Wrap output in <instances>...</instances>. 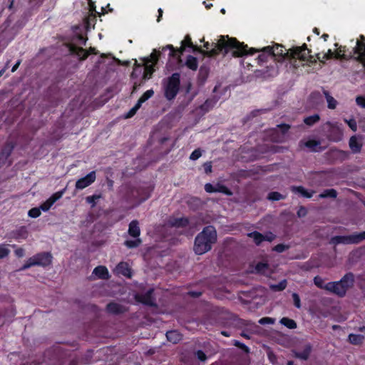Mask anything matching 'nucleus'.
Instances as JSON below:
<instances>
[{
  "label": "nucleus",
  "mask_w": 365,
  "mask_h": 365,
  "mask_svg": "<svg viewBox=\"0 0 365 365\" xmlns=\"http://www.w3.org/2000/svg\"><path fill=\"white\" fill-rule=\"evenodd\" d=\"M227 39L224 36H220V39L217 43H212L211 45L208 42L205 43L204 46L210 51H202L200 48L197 49L204 55L208 56H215L220 53H222L224 56L226 55L230 50H233V56H241L248 53L247 45H244L243 43L239 42L236 38H228Z\"/></svg>",
  "instance_id": "obj_1"
},
{
  "label": "nucleus",
  "mask_w": 365,
  "mask_h": 365,
  "mask_svg": "<svg viewBox=\"0 0 365 365\" xmlns=\"http://www.w3.org/2000/svg\"><path fill=\"white\" fill-rule=\"evenodd\" d=\"M217 231L212 226H206L197 235L195 239L193 250L196 255H201L212 249L217 242Z\"/></svg>",
  "instance_id": "obj_2"
},
{
  "label": "nucleus",
  "mask_w": 365,
  "mask_h": 365,
  "mask_svg": "<svg viewBox=\"0 0 365 365\" xmlns=\"http://www.w3.org/2000/svg\"><path fill=\"white\" fill-rule=\"evenodd\" d=\"M180 75L179 73H174L171 76L164 80L163 88L164 96L168 101L173 100L180 90Z\"/></svg>",
  "instance_id": "obj_3"
},
{
  "label": "nucleus",
  "mask_w": 365,
  "mask_h": 365,
  "mask_svg": "<svg viewBox=\"0 0 365 365\" xmlns=\"http://www.w3.org/2000/svg\"><path fill=\"white\" fill-rule=\"evenodd\" d=\"M46 356L48 359L49 365H63L68 353L63 348L57 346L47 350Z\"/></svg>",
  "instance_id": "obj_4"
},
{
  "label": "nucleus",
  "mask_w": 365,
  "mask_h": 365,
  "mask_svg": "<svg viewBox=\"0 0 365 365\" xmlns=\"http://www.w3.org/2000/svg\"><path fill=\"white\" fill-rule=\"evenodd\" d=\"M365 240V231L361 232L360 233H354L351 235L347 236H334L330 239L329 243L331 245H339V244H357L362 240Z\"/></svg>",
  "instance_id": "obj_5"
},
{
  "label": "nucleus",
  "mask_w": 365,
  "mask_h": 365,
  "mask_svg": "<svg viewBox=\"0 0 365 365\" xmlns=\"http://www.w3.org/2000/svg\"><path fill=\"white\" fill-rule=\"evenodd\" d=\"M261 51L263 52H267L273 56L281 57L282 59H284L285 58H291L290 52H284L285 50H284V46L279 44H276L274 47H264L263 48H262Z\"/></svg>",
  "instance_id": "obj_6"
},
{
  "label": "nucleus",
  "mask_w": 365,
  "mask_h": 365,
  "mask_svg": "<svg viewBox=\"0 0 365 365\" xmlns=\"http://www.w3.org/2000/svg\"><path fill=\"white\" fill-rule=\"evenodd\" d=\"M125 189V197L127 200H137L138 202L145 200L144 197H140L141 190L140 188L126 185Z\"/></svg>",
  "instance_id": "obj_7"
},
{
  "label": "nucleus",
  "mask_w": 365,
  "mask_h": 365,
  "mask_svg": "<svg viewBox=\"0 0 365 365\" xmlns=\"http://www.w3.org/2000/svg\"><path fill=\"white\" fill-rule=\"evenodd\" d=\"M205 190L207 192H221L224 193L228 196L232 195V192L227 188L225 185L217 183L215 185H212L211 183H207L205 185Z\"/></svg>",
  "instance_id": "obj_8"
},
{
  "label": "nucleus",
  "mask_w": 365,
  "mask_h": 365,
  "mask_svg": "<svg viewBox=\"0 0 365 365\" xmlns=\"http://www.w3.org/2000/svg\"><path fill=\"white\" fill-rule=\"evenodd\" d=\"M96 180V172L92 171L89 173L85 177L80 178L76 182V189H83L88 185H90L91 183H93Z\"/></svg>",
  "instance_id": "obj_9"
},
{
  "label": "nucleus",
  "mask_w": 365,
  "mask_h": 365,
  "mask_svg": "<svg viewBox=\"0 0 365 365\" xmlns=\"http://www.w3.org/2000/svg\"><path fill=\"white\" fill-rule=\"evenodd\" d=\"M327 291L335 294L339 297H344L346 293L343 288V286H341V284L339 281L327 283Z\"/></svg>",
  "instance_id": "obj_10"
},
{
  "label": "nucleus",
  "mask_w": 365,
  "mask_h": 365,
  "mask_svg": "<svg viewBox=\"0 0 365 365\" xmlns=\"http://www.w3.org/2000/svg\"><path fill=\"white\" fill-rule=\"evenodd\" d=\"M14 148V145L11 142L6 143L5 145L3 147L0 153V168L5 165L7 159L11 155Z\"/></svg>",
  "instance_id": "obj_11"
},
{
  "label": "nucleus",
  "mask_w": 365,
  "mask_h": 365,
  "mask_svg": "<svg viewBox=\"0 0 365 365\" xmlns=\"http://www.w3.org/2000/svg\"><path fill=\"white\" fill-rule=\"evenodd\" d=\"M153 289H149L144 294L138 296V300L145 305L150 307L156 306V304L155 303V299L153 296Z\"/></svg>",
  "instance_id": "obj_12"
},
{
  "label": "nucleus",
  "mask_w": 365,
  "mask_h": 365,
  "mask_svg": "<svg viewBox=\"0 0 365 365\" xmlns=\"http://www.w3.org/2000/svg\"><path fill=\"white\" fill-rule=\"evenodd\" d=\"M354 53L359 54L354 58L357 61H360L365 66V43L362 41L357 40L356 46L353 48Z\"/></svg>",
  "instance_id": "obj_13"
},
{
  "label": "nucleus",
  "mask_w": 365,
  "mask_h": 365,
  "mask_svg": "<svg viewBox=\"0 0 365 365\" xmlns=\"http://www.w3.org/2000/svg\"><path fill=\"white\" fill-rule=\"evenodd\" d=\"M106 310L109 314L118 315L125 313L127 311V309L122 304L115 302H111L107 304Z\"/></svg>",
  "instance_id": "obj_14"
},
{
  "label": "nucleus",
  "mask_w": 365,
  "mask_h": 365,
  "mask_svg": "<svg viewBox=\"0 0 365 365\" xmlns=\"http://www.w3.org/2000/svg\"><path fill=\"white\" fill-rule=\"evenodd\" d=\"M233 344L240 349L243 353L242 356V360L243 362L242 365H250V358H249V354L250 353V350L247 346H246L245 344L240 342L237 340H235L233 341Z\"/></svg>",
  "instance_id": "obj_15"
},
{
  "label": "nucleus",
  "mask_w": 365,
  "mask_h": 365,
  "mask_svg": "<svg viewBox=\"0 0 365 365\" xmlns=\"http://www.w3.org/2000/svg\"><path fill=\"white\" fill-rule=\"evenodd\" d=\"M339 282L346 292L349 288L354 286V275L352 272H348Z\"/></svg>",
  "instance_id": "obj_16"
},
{
  "label": "nucleus",
  "mask_w": 365,
  "mask_h": 365,
  "mask_svg": "<svg viewBox=\"0 0 365 365\" xmlns=\"http://www.w3.org/2000/svg\"><path fill=\"white\" fill-rule=\"evenodd\" d=\"M299 146H303L309 148L310 151L317 152L322 150L320 147V141L315 140H309L307 141L301 140L299 142Z\"/></svg>",
  "instance_id": "obj_17"
},
{
  "label": "nucleus",
  "mask_w": 365,
  "mask_h": 365,
  "mask_svg": "<svg viewBox=\"0 0 365 365\" xmlns=\"http://www.w3.org/2000/svg\"><path fill=\"white\" fill-rule=\"evenodd\" d=\"M307 48L306 44H304L302 47H296L290 50L291 58H299L302 61L306 60L307 53L305 52Z\"/></svg>",
  "instance_id": "obj_18"
},
{
  "label": "nucleus",
  "mask_w": 365,
  "mask_h": 365,
  "mask_svg": "<svg viewBox=\"0 0 365 365\" xmlns=\"http://www.w3.org/2000/svg\"><path fill=\"white\" fill-rule=\"evenodd\" d=\"M38 265L46 267L51 264L52 255L49 252H41L36 255Z\"/></svg>",
  "instance_id": "obj_19"
},
{
  "label": "nucleus",
  "mask_w": 365,
  "mask_h": 365,
  "mask_svg": "<svg viewBox=\"0 0 365 365\" xmlns=\"http://www.w3.org/2000/svg\"><path fill=\"white\" fill-rule=\"evenodd\" d=\"M68 48L70 53L77 56L81 61L85 60L88 56V53L81 47H77L76 45L71 44Z\"/></svg>",
  "instance_id": "obj_20"
},
{
  "label": "nucleus",
  "mask_w": 365,
  "mask_h": 365,
  "mask_svg": "<svg viewBox=\"0 0 365 365\" xmlns=\"http://www.w3.org/2000/svg\"><path fill=\"white\" fill-rule=\"evenodd\" d=\"M28 235L27 230L25 227H21L8 234L9 238L13 239H26Z\"/></svg>",
  "instance_id": "obj_21"
},
{
  "label": "nucleus",
  "mask_w": 365,
  "mask_h": 365,
  "mask_svg": "<svg viewBox=\"0 0 365 365\" xmlns=\"http://www.w3.org/2000/svg\"><path fill=\"white\" fill-rule=\"evenodd\" d=\"M167 340L174 344L180 342L182 339V334L177 330H170L166 332Z\"/></svg>",
  "instance_id": "obj_22"
},
{
  "label": "nucleus",
  "mask_w": 365,
  "mask_h": 365,
  "mask_svg": "<svg viewBox=\"0 0 365 365\" xmlns=\"http://www.w3.org/2000/svg\"><path fill=\"white\" fill-rule=\"evenodd\" d=\"M342 130L337 126H331L329 130V138L334 141H339L342 139Z\"/></svg>",
  "instance_id": "obj_23"
},
{
  "label": "nucleus",
  "mask_w": 365,
  "mask_h": 365,
  "mask_svg": "<svg viewBox=\"0 0 365 365\" xmlns=\"http://www.w3.org/2000/svg\"><path fill=\"white\" fill-rule=\"evenodd\" d=\"M128 234L133 237H138L140 234V229L138 220H132L129 224Z\"/></svg>",
  "instance_id": "obj_24"
},
{
  "label": "nucleus",
  "mask_w": 365,
  "mask_h": 365,
  "mask_svg": "<svg viewBox=\"0 0 365 365\" xmlns=\"http://www.w3.org/2000/svg\"><path fill=\"white\" fill-rule=\"evenodd\" d=\"M290 190L295 194L301 195L302 197L310 198L312 197L314 191L309 192L302 186H291Z\"/></svg>",
  "instance_id": "obj_25"
},
{
  "label": "nucleus",
  "mask_w": 365,
  "mask_h": 365,
  "mask_svg": "<svg viewBox=\"0 0 365 365\" xmlns=\"http://www.w3.org/2000/svg\"><path fill=\"white\" fill-rule=\"evenodd\" d=\"M93 273L96 275L99 279H107L109 278V273L107 268L104 266L96 267Z\"/></svg>",
  "instance_id": "obj_26"
},
{
  "label": "nucleus",
  "mask_w": 365,
  "mask_h": 365,
  "mask_svg": "<svg viewBox=\"0 0 365 365\" xmlns=\"http://www.w3.org/2000/svg\"><path fill=\"white\" fill-rule=\"evenodd\" d=\"M312 351V346L310 344L305 345L302 351H294V356L303 360H307Z\"/></svg>",
  "instance_id": "obj_27"
},
{
  "label": "nucleus",
  "mask_w": 365,
  "mask_h": 365,
  "mask_svg": "<svg viewBox=\"0 0 365 365\" xmlns=\"http://www.w3.org/2000/svg\"><path fill=\"white\" fill-rule=\"evenodd\" d=\"M254 325L250 321H247L242 319L234 316V328L241 329L245 327Z\"/></svg>",
  "instance_id": "obj_28"
},
{
  "label": "nucleus",
  "mask_w": 365,
  "mask_h": 365,
  "mask_svg": "<svg viewBox=\"0 0 365 365\" xmlns=\"http://www.w3.org/2000/svg\"><path fill=\"white\" fill-rule=\"evenodd\" d=\"M270 138L274 143H283L286 140V137H283V134H281L277 128L272 130Z\"/></svg>",
  "instance_id": "obj_29"
},
{
  "label": "nucleus",
  "mask_w": 365,
  "mask_h": 365,
  "mask_svg": "<svg viewBox=\"0 0 365 365\" xmlns=\"http://www.w3.org/2000/svg\"><path fill=\"white\" fill-rule=\"evenodd\" d=\"M247 236L252 238L257 246H259L263 241H264V235L257 231L250 232L247 234Z\"/></svg>",
  "instance_id": "obj_30"
},
{
  "label": "nucleus",
  "mask_w": 365,
  "mask_h": 365,
  "mask_svg": "<svg viewBox=\"0 0 365 365\" xmlns=\"http://www.w3.org/2000/svg\"><path fill=\"white\" fill-rule=\"evenodd\" d=\"M210 69L207 66H202L200 68L199 73H198V81L203 83L206 79L207 78V76L209 75Z\"/></svg>",
  "instance_id": "obj_31"
},
{
  "label": "nucleus",
  "mask_w": 365,
  "mask_h": 365,
  "mask_svg": "<svg viewBox=\"0 0 365 365\" xmlns=\"http://www.w3.org/2000/svg\"><path fill=\"white\" fill-rule=\"evenodd\" d=\"M216 102L217 99L215 97L207 99L205 103L199 107V108L202 110L203 113H206L214 106Z\"/></svg>",
  "instance_id": "obj_32"
},
{
  "label": "nucleus",
  "mask_w": 365,
  "mask_h": 365,
  "mask_svg": "<svg viewBox=\"0 0 365 365\" xmlns=\"http://www.w3.org/2000/svg\"><path fill=\"white\" fill-rule=\"evenodd\" d=\"M349 147L353 153H359L361 148V144H360L355 136L351 137L349 140Z\"/></svg>",
  "instance_id": "obj_33"
},
{
  "label": "nucleus",
  "mask_w": 365,
  "mask_h": 365,
  "mask_svg": "<svg viewBox=\"0 0 365 365\" xmlns=\"http://www.w3.org/2000/svg\"><path fill=\"white\" fill-rule=\"evenodd\" d=\"M117 269L121 274L130 277V269L128 267V264L126 262H120L117 266Z\"/></svg>",
  "instance_id": "obj_34"
},
{
  "label": "nucleus",
  "mask_w": 365,
  "mask_h": 365,
  "mask_svg": "<svg viewBox=\"0 0 365 365\" xmlns=\"http://www.w3.org/2000/svg\"><path fill=\"white\" fill-rule=\"evenodd\" d=\"M349 341L354 344V345H359L361 344H362L364 339V336L363 335H361V334H350L349 335Z\"/></svg>",
  "instance_id": "obj_35"
},
{
  "label": "nucleus",
  "mask_w": 365,
  "mask_h": 365,
  "mask_svg": "<svg viewBox=\"0 0 365 365\" xmlns=\"http://www.w3.org/2000/svg\"><path fill=\"white\" fill-rule=\"evenodd\" d=\"M323 93L326 98V100L327 101V103H328V108L329 109H335L336 106H337V101L332 97L329 95V93L326 91V90H323Z\"/></svg>",
  "instance_id": "obj_36"
},
{
  "label": "nucleus",
  "mask_w": 365,
  "mask_h": 365,
  "mask_svg": "<svg viewBox=\"0 0 365 365\" xmlns=\"http://www.w3.org/2000/svg\"><path fill=\"white\" fill-rule=\"evenodd\" d=\"M93 355V351L91 349H88L81 356V358H78V361L84 364H89L92 360Z\"/></svg>",
  "instance_id": "obj_37"
},
{
  "label": "nucleus",
  "mask_w": 365,
  "mask_h": 365,
  "mask_svg": "<svg viewBox=\"0 0 365 365\" xmlns=\"http://www.w3.org/2000/svg\"><path fill=\"white\" fill-rule=\"evenodd\" d=\"M185 65L191 70L196 71L197 68V58L189 55L187 58Z\"/></svg>",
  "instance_id": "obj_38"
},
{
  "label": "nucleus",
  "mask_w": 365,
  "mask_h": 365,
  "mask_svg": "<svg viewBox=\"0 0 365 365\" xmlns=\"http://www.w3.org/2000/svg\"><path fill=\"white\" fill-rule=\"evenodd\" d=\"M336 196H337L336 190L333 189V188H331V189L324 190L319 195V197H320V198H336Z\"/></svg>",
  "instance_id": "obj_39"
},
{
  "label": "nucleus",
  "mask_w": 365,
  "mask_h": 365,
  "mask_svg": "<svg viewBox=\"0 0 365 365\" xmlns=\"http://www.w3.org/2000/svg\"><path fill=\"white\" fill-rule=\"evenodd\" d=\"M279 322L289 329H293L297 328V323L292 319L283 317L280 319Z\"/></svg>",
  "instance_id": "obj_40"
},
{
  "label": "nucleus",
  "mask_w": 365,
  "mask_h": 365,
  "mask_svg": "<svg viewBox=\"0 0 365 365\" xmlns=\"http://www.w3.org/2000/svg\"><path fill=\"white\" fill-rule=\"evenodd\" d=\"M185 46L192 47L194 49H199L197 46H194L191 41L189 36H187L184 41H182V46L179 49V52L182 54L185 50Z\"/></svg>",
  "instance_id": "obj_41"
},
{
  "label": "nucleus",
  "mask_w": 365,
  "mask_h": 365,
  "mask_svg": "<svg viewBox=\"0 0 365 365\" xmlns=\"http://www.w3.org/2000/svg\"><path fill=\"white\" fill-rule=\"evenodd\" d=\"M170 225L173 227H182L188 225V220L183 218L174 219L170 221Z\"/></svg>",
  "instance_id": "obj_42"
},
{
  "label": "nucleus",
  "mask_w": 365,
  "mask_h": 365,
  "mask_svg": "<svg viewBox=\"0 0 365 365\" xmlns=\"http://www.w3.org/2000/svg\"><path fill=\"white\" fill-rule=\"evenodd\" d=\"M320 120V117L318 114L310 115L304 119V122L306 125L312 126Z\"/></svg>",
  "instance_id": "obj_43"
},
{
  "label": "nucleus",
  "mask_w": 365,
  "mask_h": 365,
  "mask_svg": "<svg viewBox=\"0 0 365 365\" xmlns=\"http://www.w3.org/2000/svg\"><path fill=\"white\" fill-rule=\"evenodd\" d=\"M135 238H136L135 240H125L124 242V245L128 248H135V247H139L142 243V240H141V239H140L138 237H135Z\"/></svg>",
  "instance_id": "obj_44"
},
{
  "label": "nucleus",
  "mask_w": 365,
  "mask_h": 365,
  "mask_svg": "<svg viewBox=\"0 0 365 365\" xmlns=\"http://www.w3.org/2000/svg\"><path fill=\"white\" fill-rule=\"evenodd\" d=\"M287 280L284 279L277 284H271L270 289L274 292H279L284 290L287 287Z\"/></svg>",
  "instance_id": "obj_45"
},
{
  "label": "nucleus",
  "mask_w": 365,
  "mask_h": 365,
  "mask_svg": "<svg viewBox=\"0 0 365 365\" xmlns=\"http://www.w3.org/2000/svg\"><path fill=\"white\" fill-rule=\"evenodd\" d=\"M154 94V91L150 89L145 92L143 96L138 99V103H139L140 106L143 103L148 100L150 98H151Z\"/></svg>",
  "instance_id": "obj_46"
},
{
  "label": "nucleus",
  "mask_w": 365,
  "mask_h": 365,
  "mask_svg": "<svg viewBox=\"0 0 365 365\" xmlns=\"http://www.w3.org/2000/svg\"><path fill=\"white\" fill-rule=\"evenodd\" d=\"M314 283L317 287L327 290V284H324V279L320 276L314 277Z\"/></svg>",
  "instance_id": "obj_47"
},
{
  "label": "nucleus",
  "mask_w": 365,
  "mask_h": 365,
  "mask_svg": "<svg viewBox=\"0 0 365 365\" xmlns=\"http://www.w3.org/2000/svg\"><path fill=\"white\" fill-rule=\"evenodd\" d=\"M284 198V196L278 192H271L267 195V199L272 201H277Z\"/></svg>",
  "instance_id": "obj_48"
},
{
  "label": "nucleus",
  "mask_w": 365,
  "mask_h": 365,
  "mask_svg": "<svg viewBox=\"0 0 365 365\" xmlns=\"http://www.w3.org/2000/svg\"><path fill=\"white\" fill-rule=\"evenodd\" d=\"M290 125L286 123H282L277 125L275 128H277L279 130V133L281 134H283V137H286V134L289 131L290 128Z\"/></svg>",
  "instance_id": "obj_49"
},
{
  "label": "nucleus",
  "mask_w": 365,
  "mask_h": 365,
  "mask_svg": "<svg viewBox=\"0 0 365 365\" xmlns=\"http://www.w3.org/2000/svg\"><path fill=\"white\" fill-rule=\"evenodd\" d=\"M269 268V265L267 263L259 262L255 267V269L257 272L264 273Z\"/></svg>",
  "instance_id": "obj_50"
},
{
  "label": "nucleus",
  "mask_w": 365,
  "mask_h": 365,
  "mask_svg": "<svg viewBox=\"0 0 365 365\" xmlns=\"http://www.w3.org/2000/svg\"><path fill=\"white\" fill-rule=\"evenodd\" d=\"M141 107L139 103H136L135 106L132 108L124 116L125 119L132 118L137 112V110Z\"/></svg>",
  "instance_id": "obj_51"
},
{
  "label": "nucleus",
  "mask_w": 365,
  "mask_h": 365,
  "mask_svg": "<svg viewBox=\"0 0 365 365\" xmlns=\"http://www.w3.org/2000/svg\"><path fill=\"white\" fill-rule=\"evenodd\" d=\"M100 195H93L92 196H88L86 198V200L88 203L91 204V207H93L96 205V201L101 198Z\"/></svg>",
  "instance_id": "obj_52"
},
{
  "label": "nucleus",
  "mask_w": 365,
  "mask_h": 365,
  "mask_svg": "<svg viewBox=\"0 0 365 365\" xmlns=\"http://www.w3.org/2000/svg\"><path fill=\"white\" fill-rule=\"evenodd\" d=\"M289 248V245H284V244H278L276 246H274L272 249L273 251H275L277 252L281 253L284 251L288 250Z\"/></svg>",
  "instance_id": "obj_53"
},
{
  "label": "nucleus",
  "mask_w": 365,
  "mask_h": 365,
  "mask_svg": "<svg viewBox=\"0 0 365 365\" xmlns=\"http://www.w3.org/2000/svg\"><path fill=\"white\" fill-rule=\"evenodd\" d=\"M10 250L5 245H0V259H3L9 255Z\"/></svg>",
  "instance_id": "obj_54"
},
{
  "label": "nucleus",
  "mask_w": 365,
  "mask_h": 365,
  "mask_svg": "<svg viewBox=\"0 0 365 365\" xmlns=\"http://www.w3.org/2000/svg\"><path fill=\"white\" fill-rule=\"evenodd\" d=\"M29 216L33 218L38 217L41 215V210L38 207H34L29 211Z\"/></svg>",
  "instance_id": "obj_55"
},
{
  "label": "nucleus",
  "mask_w": 365,
  "mask_h": 365,
  "mask_svg": "<svg viewBox=\"0 0 365 365\" xmlns=\"http://www.w3.org/2000/svg\"><path fill=\"white\" fill-rule=\"evenodd\" d=\"M344 121L348 124L349 127L353 130L356 131L357 130V123L354 118H351L349 120L344 119Z\"/></svg>",
  "instance_id": "obj_56"
},
{
  "label": "nucleus",
  "mask_w": 365,
  "mask_h": 365,
  "mask_svg": "<svg viewBox=\"0 0 365 365\" xmlns=\"http://www.w3.org/2000/svg\"><path fill=\"white\" fill-rule=\"evenodd\" d=\"M335 55V57L336 58H341V59H346L347 57H346V55L343 53V54H341L339 52H337L336 54L332 52L331 50H329L328 51V53H327V58H332Z\"/></svg>",
  "instance_id": "obj_57"
},
{
  "label": "nucleus",
  "mask_w": 365,
  "mask_h": 365,
  "mask_svg": "<svg viewBox=\"0 0 365 365\" xmlns=\"http://www.w3.org/2000/svg\"><path fill=\"white\" fill-rule=\"evenodd\" d=\"M195 356L200 361H205L207 359V356L202 350H197L195 352Z\"/></svg>",
  "instance_id": "obj_58"
},
{
  "label": "nucleus",
  "mask_w": 365,
  "mask_h": 365,
  "mask_svg": "<svg viewBox=\"0 0 365 365\" xmlns=\"http://www.w3.org/2000/svg\"><path fill=\"white\" fill-rule=\"evenodd\" d=\"M275 319L270 317H263L259 320V323L262 325L272 324L274 323Z\"/></svg>",
  "instance_id": "obj_59"
},
{
  "label": "nucleus",
  "mask_w": 365,
  "mask_h": 365,
  "mask_svg": "<svg viewBox=\"0 0 365 365\" xmlns=\"http://www.w3.org/2000/svg\"><path fill=\"white\" fill-rule=\"evenodd\" d=\"M234 316L235 315H231L226 319V321L224 322V326L225 327L234 328Z\"/></svg>",
  "instance_id": "obj_60"
},
{
  "label": "nucleus",
  "mask_w": 365,
  "mask_h": 365,
  "mask_svg": "<svg viewBox=\"0 0 365 365\" xmlns=\"http://www.w3.org/2000/svg\"><path fill=\"white\" fill-rule=\"evenodd\" d=\"M202 155V152L200 149H196L190 155V159L192 160H195L198 159Z\"/></svg>",
  "instance_id": "obj_61"
},
{
  "label": "nucleus",
  "mask_w": 365,
  "mask_h": 365,
  "mask_svg": "<svg viewBox=\"0 0 365 365\" xmlns=\"http://www.w3.org/2000/svg\"><path fill=\"white\" fill-rule=\"evenodd\" d=\"M63 195V191L57 192L54 193L49 199L48 200L53 204L56 200H58L59 198L61 197Z\"/></svg>",
  "instance_id": "obj_62"
},
{
  "label": "nucleus",
  "mask_w": 365,
  "mask_h": 365,
  "mask_svg": "<svg viewBox=\"0 0 365 365\" xmlns=\"http://www.w3.org/2000/svg\"><path fill=\"white\" fill-rule=\"evenodd\" d=\"M321 98L322 96L319 91H314L310 94V99L312 100L314 102L317 103L318 101H319Z\"/></svg>",
  "instance_id": "obj_63"
},
{
  "label": "nucleus",
  "mask_w": 365,
  "mask_h": 365,
  "mask_svg": "<svg viewBox=\"0 0 365 365\" xmlns=\"http://www.w3.org/2000/svg\"><path fill=\"white\" fill-rule=\"evenodd\" d=\"M356 103L358 106L365 108V98L363 96H357L356 98Z\"/></svg>",
  "instance_id": "obj_64"
}]
</instances>
